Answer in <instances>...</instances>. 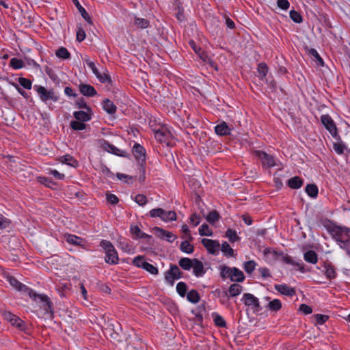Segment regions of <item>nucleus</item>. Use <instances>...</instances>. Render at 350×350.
I'll return each instance as SVG.
<instances>
[{
  "label": "nucleus",
  "mask_w": 350,
  "mask_h": 350,
  "mask_svg": "<svg viewBox=\"0 0 350 350\" xmlns=\"http://www.w3.org/2000/svg\"><path fill=\"white\" fill-rule=\"evenodd\" d=\"M104 333L113 343H120L122 342L125 338L122 328L118 322L109 323L105 328Z\"/></svg>",
  "instance_id": "f257e3e1"
},
{
  "label": "nucleus",
  "mask_w": 350,
  "mask_h": 350,
  "mask_svg": "<svg viewBox=\"0 0 350 350\" xmlns=\"http://www.w3.org/2000/svg\"><path fill=\"white\" fill-rule=\"evenodd\" d=\"M34 88L38 94L40 98L44 103H47L49 100H52L53 102L58 101L59 96L56 94L53 89L48 90L43 86L37 85H35Z\"/></svg>",
  "instance_id": "f03ea898"
},
{
  "label": "nucleus",
  "mask_w": 350,
  "mask_h": 350,
  "mask_svg": "<svg viewBox=\"0 0 350 350\" xmlns=\"http://www.w3.org/2000/svg\"><path fill=\"white\" fill-rule=\"evenodd\" d=\"M329 232L336 241L350 240V228L347 227L334 226Z\"/></svg>",
  "instance_id": "7ed1b4c3"
},
{
  "label": "nucleus",
  "mask_w": 350,
  "mask_h": 350,
  "mask_svg": "<svg viewBox=\"0 0 350 350\" xmlns=\"http://www.w3.org/2000/svg\"><path fill=\"white\" fill-rule=\"evenodd\" d=\"M2 316L5 321H8L12 326L16 327L19 330L23 331L25 329L26 325L25 322L16 315L8 311H3Z\"/></svg>",
  "instance_id": "20e7f679"
},
{
  "label": "nucleus",
  "mask_w": 350,
  "mask_h": 350,
  "mask_svg": "<svg viewBox=\"0 0 350 350\" xmlns=\"http://www.w3.org/2000/svg\"><path fill=\"white\" fill-rule=\"evenodd\" d=\"M242 301L245 306L251 307L254 312H258L262 309L260 305L258 299L251 293H244Z\"/></svg>",
  "instance_id": "39448f33"
},
{
  "label": "nucleus",
  "mask_w": 350,
  "mask_h": 350,
  "mask_svg": "<svg viewBox=\"0 0 350 350\" xmlns=\"http://www.w3.org/2000/svg\"><path fill=\"white\" fill-rule=\"evenodd\" d=\"M183 277V272L176 265H170V269L165 272V278L170 284H174V280L180 279Z\"/></svg>",
  "instance_id": "423d86ee"
},
{
  "label": "nucleus",
  "mask_w": 350,
  "mask_h": 350,
  "mask_svg": "<svg viewBox=\"0 0 350 350\" xmlns=\"http://www.w3.org/2000/svg\"><path fill=\"white\" fill-rule=\"evenodd\" d=\"M254 154L260 159L263 167L270 168L275 165L274 158L262 150H256Z\"/></svg>",
  "instance_id": "0eeeda50"
},
{
  "label": "nucleus",
  "mask_w": 350,
  "mask_h": 350,
  "mask_svg": "<svg viewBox=\"0 0 350 350\" xmlns=\"http://www.w3.org/2000/svg\"><path fill=\"white\" fill-rule=\"evenodd\" d=\"M152 232L159 238L165 239L169 243H172L177 238L172 232L167 231L160 227H154Z\"/></svg>",
  "instance_id": "6e6552de"
},
{
  "label": "nucleus",
  "mask_w": 350,
  "mask_h": 350,
  "mask_svg": "<svg viewBox=\"0 0 350 350\" xmlns=\"http://www.w3.org/2000/svg\"><path fill=\"white\" fill-rule=\"evenodd\" d=\"M201 243L206 247L208 253L213 255L218 254L220 248V244L218 241L204 238L202 239Z\"/></svg>",
  "instance_id": "1a4fd4ad"
},
{
  "label": "nucleus",
  "mask_w": 350,
  "mask_h": 350,
  "mask_svg": "<svg viewBox=\"0 0 350 350\" xmlns=\"http://www.w3.org/2000/svg\"><path fill=\"white\" fill-rule=\"evenodd\" d=\"M321 120L322 124L330 134L333 137H336L337 135V128L332 118L329 115H323Z\"/></svg>",
  "instance_id": "9d476101"
},
{
  "label": "nucleus",
  "mask_w": 350,
  "mask_h": 350,
  "mask_svg": "<svg viewBox=\"0 0 350 350\" xmlns=\"http://www.w3.org/2000/svg\"><path fill=\"white\" fill-rule=\"evenodd\" d=\"M29 294L31 297H38L40 299V301H42L43 303L42 308L45 310L46 312L53 313L52 303L50 301V299L47 295H38L36 293L33 292V291L31 289L29 290Z\"/></svg>",
  "instance_id": "9b49d317"
},
{
  "label": "nucleus",
  "mask_w": 350,
  "mask_h": 350,
  "mask_svg": "<svg viewBox=\"0 0 350 350\" xmlns=\"http://www.w3.org/2000/svg\"><path fill=\"white\" fill-rule=\"evenodd\" d=\"M133 153L139 164H146V150L140 144L135 143L133 147Z\"/></svg>",
  "instance_id": "f8f14e48"
},
{
  "label": "nucleus",
  "mask_w": 350,
  "mask_h": 350,
  "mask_svg": "<svg viewBox=\"0 0 350 350\" xmlns=\"http://www.w3.org/2000/svg\"><path fill=\"white\" fill-rule=\"evenodd\" d=\"M276 259L277 260L280 259V260H282L284 263L290 264V265H292L297 266V267H298L299 270L301 272H302V273L305 272L304 266L302 264H300L299 262H295L292 259V258L291 256H289L288 255H287V254L284 255L282 253H279L278 255V258H276Z\"/></svg>",
  "instance_id": "ddd939ff"
},
{
  "label": "nucleus",
  "mask_w": 350,
  "mask_h": 350,
  "mask_svg": "<svg viewBox=\"0 0 350 350\" xmlns=\"http://www.w3.org/2000/svg\"><path fill=\"white\" fill-rule=\"evenodd\" d=\"M79 88L80 92L85 96L92 97L97 94L95 88L91 85L81 83Z\"/></svg>",
  "instance_id": "4468645a"
},
{
  "label": "nucleus",
  "mask_w": 350,
  "mask_h": 350,
  "mask_svg": "<svg viewBox=\"0 0 350 350\" xmlns=\"http://www.w3.org/2000/svg\"><path fill=\"white\" fill-rule=\"evenodd\" d=\"M274 287L277 291L284 295L292 297L295 294V290L286 284H275Z\"/></svg>",
  "instance_id": "2eb2a0df"
},
{
  "label": "nucleus",
  "mask_w": 350,
  "mask_h": 350,
  "mask_svg": "<svg viewBox=\"0 0 350 350\" xmlns=\"http://www.w3.org/2000/svg\"><path fill=\"white\" fill-rule=\"evenodd\" d=\"M193 261L192 267L193 268V274L196 277L202 276L206 273L203 263L197 258H194Z\"/></svg>",
  "instance_id": "dca6fc26"
},
{
  "label": "nucleus",
  "mask_w": 350,
  "mask_h": 350,
  "mask_svg": "<svg viewBox=\"0 0 350 350\" xmlns=\"http://www.w3.org/2000/svg\"><path fill=\"white\" fill-rule=\"evenodd\" d=\"M215 131L217 135L224 136L230 134L231 129L228 126L225 122H222L221 124H217L215 127Z\"/></svg>",
  "instance_id": "f3484780"
},
{
  "label": "nucleus",
  "mask_w": 350,
  "mask_h": 350,
  "mask_svg": "<svg viewBox=\"0 0 350 350\" xmlns=\"http://www.w3.org/2000/svg\"><path fill=\"white\" fill-rule=\"evenodd\" d=\"M105 262L107 263L115 265L118 262V256L115 248L106 252Z\"/></svg>",
  "instance_id": "a211bd4d"
},
{
  "label": "nucleus",
  "mask_w": 350,
  "mask_h": 350,
  "mask_svg": "<svg viewBox=\"0 0 350 350\" xmlns=\"http://www.w3.org/2000/svg\"><path fill=\"white\" fill-rule=\"evenodd\" d=\"M103 109L109 114H114L116 111V106L108 98H105L102 103Z\"/></svg>",
  "instance_id": "6ab92c4d"
},
{
  "label": "nucleus",
  "mask_w": 350,
  "mask_h": 350,
  "mask_svg": "<svg viewBox=\"0 0 350 350\" xmlns=\"http://www.w3.org/2000/svg\"><path fill=\"white\" fill-rule=\"evenodd\" d=\"M231 281L241 282L245 280V276L242 271L237 267H232Z\"/></svg>",
  "instance_id": "aec40b11"
},
{
  "label": "nucleus",
  "mask_w": 350,
  "mask_h": 350,
  "mask_svg": "<svg viewBox=\"0 0 350 350\" xmlns=\"http://www.w3.org/2000/svg\"><path fill=\"white\" fill-rule=\"evenodd\" d=\"M304 181L299 176H294L288 180V186L293 189H299L303 185Z\"/></svg>",
  "instance_id": "412c9836"
},
{
  "label": "nucleus",
  "mask_w": 350,
  "mask_h": 350,
  "mask_svg": "<svg viewBox=\"0 0 350 350\" xmlns=\"http://www.w3.org/2000/svg\"><path fill=\"white\" fill-rule=\"evenodd\" d=\"M304 260L309 263L316 264L318 262V255L313 250H308L304 254Z\"/></svg>",
  "instance_id": "4be33fe9"
},
{
  "label": "nucleus",
  "mask_w": 350,
  "mask_h": 350,
  "mask_svg": "<svg viewBox=\"0 0 350 350\" xmlns=\"http://www.w3.org/2000/svg\"><path fill=\"white\" fill-rule=\"evenodd\" d=\"M65 240L70 244H72L74 245H81L83 239L82 238L71 234H66L64 235Z\"/></svg>",
  "instance_id": "5701e85b"
},
{
  "label": "nucleus",
  "mask_w": 350,
  "mask_h": 350,
  "mask_svg": "<svg viewBox=\"0 0 350 350\" xmlns=\"http://www.w3.org/2000/svg\"><path fill=\"white\" fill-rule=\"evenodd\" d=\"M73 2L75 3V5H76V7L77 8L79 12H80V14H81L82 17L89 23V24H92V19L90 16V15L88 14V13L86 12V10H85V8L79 3V2L78 1V0H73Z\"/></svg>",
  "instance_id": "b1692460"
},
{
  "label": "nucleus",
  "mask_w": 350,
  "mask_h": 350,
  "mask_svg": "<svg viewBox=\"0 0 350 350\" xmlns=\"http://www.w3.org/2000/svg\"><path fill=\"white\" fill-rule=\"evenodd\" d=\"M75 118L81 122H88L91 119V115L83 111H75L73 113Z\"/></svg>",
  "instance_id": "393cba45"
},
{
  "label": "nucleus",
  "mask_w": 350,
  "mask_h": 350,
  "mask_svg": "<svg viewBox=\"0 0 350 350\" xmlns=\"http://www.w3.org/2000/svg\"><path fill=\"white\" fill-rule=\"evenodd\" d=\"M325 275L329 279L334 278L336 276V272L334 267L331 263H325Z\"/></svg>",
  "instance_id": "a878e982"
},
{
  "label": "nucleus",
  "mask_w": 350,
  "mask_h": 350,
  "mask_svg": "<svg viewBox=\"0 0 350 350\" xmlns=\"http://www.w3.org/2000/svg\"><path fill=\"white\" fill-rule=\"evenodd\" d=\"M193 262V259L191 260L189 258H182L180 259L178 264L182 269L189 271L192 268Z\"/></svg>",
  "instance_id": "bb28decb"
},
{
  "label": "nucleus",
  "mask_w": 350,
  "mask_h": 350,
  "mask_svg": "<svg viewBox=\"0 0 350 350\" xmlns=\"http://www.w3.org/2000/svg\"><path fill=\"white\" fill-rule=\"evenodd\" d=\"M187 299L193 304H197L200 299V296L195 289L189 291L187 294Z\"/></svg>",
  "instance_id": "cd10ccee"
},
{
  "label": "nucleus",
  "mask_w": 350,
  "mask_h": 350,
  "mask_svg": "<svg viewBox=\"0 0 350 350\" xmlns=\"http://www.w3.org/2000/svg\"><path fill=\"white\" fill-rule=\"evenodd\" d=\"M305 191L307 194L312 198H315L318 196L319 189L317 186L314 184H308L305 188Z\"/></svg>",
  "instance_id": "c85d7f7f"
},
{
  "label": "nucleus",
  "mask_w": 350,
  "mask_h": 350,
  "mask_svg": "<svg viewBox=\"0 0 350 350\" xmlns=\"http://www.w3.org/2000/svg\"><path fill=\"white\" fill-rule=\"evenodd\" d=\"M243 287L239 284H232L230 286L228 292L231 297L239 295L242 291Z\"/></svg>",
  "instance_id": "c756f323"
},
{
  "label": "nucleus",
  "mask_w": 350,
  "mask_h": 350,
  "mask_svg": "<svg viewBox=\"0 0 350 350\" xmlns=\"http://www.w3.org/2000/svg\"><path fill=\"white\" fill-rule=\"evenodd\" d=\"M257 71L258 73V77L260 79H264L265 77L267 76V74L268 72V66L265 63H260L258 65Z\"/></svg>",
  "instance_id": "7c9ffc66"
},
{
  "label": "nucleus",
  "mask_w": 350,
  "mask_h": 350,
  "mask_svg": "<svg viewBox=\"0 0 350 350\" xmlns=\"http://www.w3.org/2000/svg\"><path fill=\"white\" fill-rule=\"evenodd\" d=\"M267 308L271 311L277 312L281 309L282 303L279 299H275L269 302Z\"/></svg>",
  "instance_id": "2f4dec72"
},
{
  "label": "nucleus",
  "mask_w": 350,
  "mask_h": 350,
  "mask_svg": "<svg viewBox=\"0 0 350 350\" xmlns=\"http://www.w3.org/2000/svg\"><path fill=\"white\" fill-rule=\"evenodd\" d=\"M164 221H172L176 220V213L173 211H165L163 209V215L161 217V219Z\"/></svg>",
  "instance_id": "473e14b6"
},
{
  "label": "nucleus",
  "mask_w": 350,
  "mask_h": 350,
  "mask_svg": "<svg viewBox=\"0 0 350 350\" xmlns=\"http://www.w3.org/2000/svg\"><path fill=\"white\" fill-rule=\"evenodd\" d=\"M232 267H229L226 265L220 267V275L223 279L229 278L231 280Z\"/></svg>",
  "instance_id": "72a5a7b5"
},
{
  "label": "nucleus",
  "mask_w": 350,
  "mask_h": 350,
  "mask_svg": "<svg viewBox=\"0 0 350 350\" xmlns=\"http://www.w3.org/2000/svg\"><path fill=\"white\" fill-rule=\"evenodd\" d=\"M170 135V132L167 129H159L155 132V137L161 142H165V138Z\"/></svg>",
  "instance_id": "f704fd0d"
},
{
  "label": "nucleus",
  "mask_w": 350,
  "mask_h": 350,
  "mask_svg": "<svg viewBox=\"0 0 350 350\" xmlns=\"http://www.w3.org/2000/svg\"><path fill=\"white\" fill-rule=\"evenodd\" d=\"M219 249H221V252L224 254V255L227 256H233L234 255L233 249L226 241L221 244Z\"/></svg>",
  "instance_id": "c9c22d12"
},
{
  "label": "nucleus",
  "mask_w": 350,
  "mask_h": 350,
  "mask_svg": "<svg viewBox=\"0 0 350 350\" xmlns=\"http://www.w3.org/2000/svg\"><path fill=\"white\" fill-rule=\"evenodd\" d=\"M180 250L187 254H191L193 252L194 248L188 241H184L180 244Z\"/></svg>",
  "instance_id": "e433bc0d"
},
{
  "label": "nucleus",
  "mask_w": 350,
  "mask_h": 350,
  "mask_svg": "<svg viewBox=\"0 0 350 350\" xmlns=\"http://www.w3.org/2000/svg\"><path fill=\"white\" fill-rule=\"evenodd\" d=\"M187 286L185 282H180L177 284L176 291L180 297H185L187 294Z\"/></svg>",
  "instance_id": "4c0bfd02"
},
{
  "label": "nucleus",
  "mask_w": 350,
  "mask_h": 350,
  "mask_svg": "<svg viewBox=\"0 0 350 350\" xmlns=\"http://www.w3.org/2000/svg\"><path fill=\"white\" fill-rule=\"evenodd\" d=\"M61 161L70 166L75 167L77 165V160L69 154H66L61 157Z\"/></svg>",
  "instance_id": "58836bf2"
},
{
  "label": "nucleus",
  "mask_w": 350,
  "mask_h": 350,
  "mask_svg": "<svg viewBox=\"0 0 350 350\" xmlns=\"http://www.w3.org/2000/svg\"><path fill=\"white\" fill-rule=\"evenodd\" d=\"M219 219V215L217 211H211L206 217V221L211 224H213L215 221H218Z\"/></svg>",
  "instance_id": "ea45409f"
},
{
  "label": "nucleus",
  "mask_w": 350,
  "mask_h": 350,
  "mask_svg": "<svg viewBox=\"0 0 350 350\" xmlns=\"http://www.w3.org/2000/svg\"><path fill=\"white\" fill-rule=\"evenodd\" d=\"M199 234L201 236H212L213 231L207 224H204L199 228Z\"/></svg>",
  "instance_id": "a19ab883"
},
{
  "label": "nucleus",
  "mask_w": 350,
  "mask_h": 350,
  "mask_svg": "<svg viewBox=\"0 0 350 350\" xmlns=\"http://www.w3.org/2000/svg\"><path fill=\"white\" fill-rule=\"evenodd\" d=\"M350 240L336 241L340 248L345 250L347 255L350 257Z\"/></svg>",
  "instance_id": "79ce46f5"
},
{
  "label": "nucleus",
  "mask_w": 350,
  "mask_h": 350,
  "mask_svg": "<svg viewBox=\"0 0 350 350\" xmlns=\"http://www.w3.org/2000/svg\"><path fill=\"white\" fill-rule=\"evenodd\" d=\"M213 317L214 318V322L217 326H218L219 327H226V323L224 319L221 316H220L217 314H213Z\"/></svg>",
  "instance_id": "37998d69"
},
{
  "label": "nucleus",
  "mask_w": 350,
  "mask_h": 350,
  "mask_svg": "<svg viewBox=\"0 0 350 350\" xmlns=\"http://www.w3.org/2000/svg\"><path fill=\"white\" fill-rule=\"evenodd\" d=\"M226 236L229 239V241L232 243H234L235 241L239 239V237L237 235L236 231L230 228L226 230Z\"/></svg>",
  "instance_id": "c03bdc74"
},
{
  "label": "nucleus",
  "mask_w": 350,
  "mask_h": 350,
  "mask_svg": "<svg viewBox=\"0 0 350 350\" xmlns=\"http://www.w3.org/2000/svg\"><path fill=\"white\" fill-rule=\"evenodd\" d=\"M10 66L14 69H20L24 66V62L21 59L14 57L10 59Z\"/></svg>",
  "instance_id": "a18cd8bd"
},
{
  "label": "nucleus",
  "mask_w": 350,
  "mask_h": 350,
  "mask_svg": "<svg viewBox=\"0 0 350 350\" xmlns=\"http://www.w3.org/2000/svg\"><path fill=\"white\" fill-rule=\"evenodd\" d=\"M84 122L81 121H72L70 122V127L75 131H82L86 128V124Z\"/></svg>",
  "instance_id": "49530a36"
},
{
  "label": "nucleus",
  "mask_w": 350,
  "mask_h": 350,
  "mask_svg": "<svg viewBox=\"0 0 350 350\" xmlns=\"http://www.w3.org/2000/svg\"><path fill=\"white\" fill-rule=\"evenodd\" d=\"M56 55L62 59H68L70 57V54L68 51L64 47H60L56 51Z\"/></svg>",
  "instance_id": "de8ad7c7"
},
{
  "label": "nucleus",
  "mask_w": 350,
  "mask_h": 350,
  "mask_svg": "<svg viewBox=\"0 0 350 350\" xmlns=\"http://www.w3.org/2000/svg\"><path fill=\"white\" fill-rule=\"evenodd\" d=\"M289 15L291 19L296 23H301L303 21L302 16H301L300 13L295 10L290 11Z\"/></svg>",
  "instance_id": "09e8293b"
},
{
  "label": "nucleus",
  "mask_w": 350,
  "mask_h": 350,
  "mask_svg": "<svg viewBox=\"0 0 350 350\" xmlns=\"http://www.w3.org/2000/svg\"><path fill=\"white\" fill-rule=\"evenodd\" d=\"M135 25L142 29L147 28L149 25V21L145 18H135Z\"/></svg>",
  "instance_id": "8fccbe9b"
},
{
  "label": "nucleus",
  "mask_w": 350,
  "mask_h": 350,
  "mask_svg": "<svg viewBox=\"0 0 350 350\" xmlns=\"http://www.w3.org/2000/svg\"><path fill=\"white\" fill-rule=\"evenodd\" d=\"M142 268L153 275H157L159 272L158 269L149 262L144 263Z\"/></svg>",
  "instance_id": "3c124183"
},
{
  "label": "nucleus",
  "mask_w": 350,
  "mask_h": 350,
  "mask_svg": "<svg viewBox=\"0 0 350 350\" xmlns=\"http://www.w3.org/2000/svg\"><path fill=\"white\" fill-rule=\"evenodd\" d=\"M76 105L79 109H85L88 112H92V109L86 104L83 98H78L76 101Z\"/></svg>",
  "instance_id": "603ef678"
},
{
  "label": "nucleus",
  "mask_w": 350,
  "mask_h": 350,
  "mask_svg": "<svg viewBox=\"0 0 350 350\" xmlns=\"http://www.w3.org/2000/svg\"><path fill=\"white\" fill-rule=\"evenodd\" d=\"M110 153H112L115 155L120 156L122 157H129V154L126 151L120 150V149L118 148L117 147L114 146L113 145L110 151Z\"/></svg>",
  "instance_id": "864d4df0"
},
{
  "label": "nucleus",
  "mask_w": 350,
  "mask_h": 350,
  "mask_svg": "<svg viewBox=\"0 0 350 350\" xmlns=\"http://www.w3.org/2000/svg\"><path fill=\"white\" fill-rule=\"evenodd\" d=\"M256 265L254 260H249L244 263L243 268L247 273H251L255 269Z\"/></svg>",
  "instance_id": "5fc2aeb1"
},
{
  "label": "nucleus",
  "mask_w": 350,
  "mask_h": 350,
  "mask_svg": "<svg viewBox=\"0 0 350 350\" xmlns=\"http://www.w3.org/2000/svg\"><path fill=\"white\" fill-rule=\"evenodd\" d=\"M308 53L310 55H312L316 58L319 65L322 66L324 65L323 59L320 57V55H319V53L316 49H309Z\"/></svg>",
  "instance_id": "6e6d98bb"
},
{
  "label": "nucleus",
  "mask_w": 350,
  "mask_h": 350,
  "mask_svg": "<svg viewBox=\"0 0 350 350\" xmlns=\"http://www.w3.org/2000/svg\"><path fill=\"white\" fill-rule=\"evenodd\" d=\"M18 82L21 86L27 90H30L31 88L32 83L31 81L24 77H19Z\"/></svg>",
  "instance_id": "4d7b16f0"
},
{
  "label": "nucleus",
  "mask_w": 350,
  "mask_h": 350,
  "mask_svg": "<svg viewBox=\"0 0 350 350\" xmlns=\"http://www.w3.org/2000/svg\"><path fill=\"white\" fill-rule=\"evenodd\" d=\"M198 54L199 55L200 58L203 62L207 64H210L211 65H213L214 64L211 58L209 57L206 53H204V51H201L200 48H199V53Z\"/></svg>",
  "instance_id": "13d9d810"
},
{
  "label": "nucleus",
  "mask_w": 350,
  "mask_h": 350,
  "mask_svg": "<svg viewBox=\"0 0 350 350\" xmlns=\"http://www.w3.org/2000/svg\"><path fill=\"white\" fill-rule=\"evenodd\" d=\"M149 214L151 217H159L161 219L163 215V209L161 208H154L149 212Z\"/></svg>",
  "instance_id": "bf43d9fd"
},
{
  "label": "nucleus",
  "mask_w": 350,
  "mask_h": 350,
  "mask_svg": "<svg viewBox=\"0 0 350 350\" xmlns=\"http://www.w3.org/2000/svg\"><path fill=\"white\" fill-rule=\"evenodd\" d=\"M135 202L139 206H144L148 200L146 196L143 194H138L135 197Z\"/></svg>",
  "instance_id": "052dcab7"
},
{
  "label": "nucleus",
  "mask_w": 350,
  "mask_h": 350,
  "mask_svg": "<svg viewBox=\"0 0 350 350\" xmlns=\"http://www.w3.org/2000/svg\"><path fill=\"white\" fill-rule=\"evenodd\" d=\"M314 317L315 319L316 323L319 325L323 324L329 318L328 316L321 314H317L314 316Z\"/></svg>",
  "instance_id": "680f3d73"
},
{
  "label": "nucleus",
  "mask_w": 350,
  "mask_h": 350,
  "mask_svg": "<svg viewBox=\"0 0 350 350\" xmlns=\"http://www.w3.org/2000/svg\"><path fill=\"white\" fill-rule=\"evenodd\" d=\"M99 144L103 150L107 151L108 152H110V151L112 148V146H113L112 144H111L110 143H109L107 141H106L105 139H100Z\"/></svg>",
  "instance_id": "e2e57ef3"
},
{
  "label": "nucleus",
  "mask_w": 350,
  "mask_h": 350,
  "mask_svg": "<svg viewBox=\"0 0 350 350\" xmlns=\"http://www.w3.org/2000/svg\"><path fill=\"white\" fill-rule=\"evenodd\" d=\"M10 220L0 214V229H4L9 227Z\"/></svg>",
  "instance_id": "0e129e2a"
},
{
  "label": "nucleus",
  "mask_w": 350,
  "mask_h": 350,
  "mask_svg": "<svg viewBox=\"0 0 350 350\" xmlns=\"http://www.w3.org/2000/svg\"><path fill=\"white\" fill-rule=\"evenodd\" d=\"M107 201L112 204V205H116L119 202V199L118 198L114 195V194H111V193H107Z\"/></svg>",
  "instance_id": "69168bd1"
},
{
  "label": "nucleus",
  "mask_w": 350,
  "mask_h": 350,
  "mask_svg": "<svg viewBox=\"0 0 350 350\" xmlns=\"http://www.w3.org/2000/svg\"><path fill=\"white\" fill-rule=\"evenodd\" d=\"M100 245L104 249V250L105 251V253L107 252L112 250L113 248H114V247L111 244V243L110 241H106V240H103L100 242Z\"/></svg>",
  "instance_id": "338daca9"
},
{
  "label": "nucleus",
  "mask_w": 350,
  "mask_h": 350,
  "mask_svg": "<svg viewBox=\"0 0 350 350\" xmlns=\"http://www.w3.org/2000/svg\"><path fill=\"white\" fill-rule=\"evenodd\" d=\"M85 61L87 66L92 70V72L96 76H98V75L100 72L96 67L95 64L93 62L90 61L89 59H86Z\"/></svg>",
  "instance_id": "774afa93"
}]
</instances>
